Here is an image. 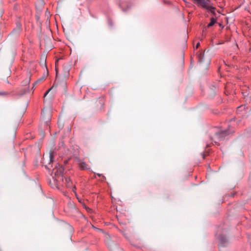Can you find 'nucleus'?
Here are the masks:
<instances>
[{
  "instance_id": "f257e3e1",
  "label": "nucleus",
  "mask_w": 251,
  "mask_h": 251,
  "mask_svg": "<svg viewBox=\"0 0 251 251\" xmlns=\"http://www.w3.org/2000/svg\"><path fill=\"white\" fill-rule=\"evenodd\" d=\"M198 6L207 10L211 13L214 14L215 8L210 5V0H192Z\"/></svg>"
},
{
  "instance_id": "f03ea898",
  "label": "nucleus",
  "mask_w": 251,
  "mask_h": 251,
  "mask_svg": "<svg viewBox=\"0 0 251 251\" xmlns=\"http://www.w3.org/2000/svg\"><path fill=\"white\" fill-rule=\"evenodd\" d=\"M64 168L62 166L58 165L53 170V173L54 176L53 178L54 180L57 182L64 181V178L63 177V172Z\"/></svg>"
},
{
  "instance_id": "7ed1b4c3",
  "label": "nucleus",
  "mask_w": 251,
  "mask_h": 251,
  "mask_svg": "<svg viewBox=\"0 0 251 251\" xmlns=\"http://www.w3.org/2000/svg\"><path fill=\"white\" fill-rule=\"evenodd\" d=\"M228 134H229L228 130L221 131L220 132H216L214 136L210 137V138L212 141L216 143L220 141L224 140L225 137Z\"/></svg>"
},
{
  "instance_id": "20e7f679",
  "label": "nucleus",
  "mask_w": 251,
  "mask_h": 251,
  "mask_svg": "<svg viewBox=\"0 0 251 251\" xmlns=\"http://www.w3.org/2000/svg\"><path fill=\"white\" fill-rule=\"evenodd\" d=\"M228 244V240L225 237L221 236L219 239V248L221 249L222 247H225Z\"/></svg>"
},
{
  "instance_id": "39448f33",
  "label": "nucleus",
  "mask_w": 251,
  "mask_h": 251,
  "mask_svg": "<svg viewBox=\"0 0 251 251\" xmlns=\"http://www.w3.org/2000/svg\"><path fill=\"white\" fill-rule=\"evenodd\" d=\"M42 118L48 122L50 120V112L49 110H44L42 113Z\"/></svg>"
},
{
  "instance_id": "423d86ee",
  "label": "nucleus",
  "mask_w": 251,
  "mask_h": 251,
  "mask_svg": "<svg viewBox=\"0 0 251 251\" xmlns=\"http://www.w3.org/2000/svg\"><path fill=\"white\" fill-rule=\"evenodd\" d=\"M21 31V25L20 24H18L17 27L15 28L11 32V35L15 34V35H18Z\"/></svg>"
},
{
  "instance_id": "0eeeda50",
  "label": "nucleus",
  "mask_w": 251,
  "mask_h": 251,
  "mask_svg": "<svg viewBox=\"0 0 251 251\" xmlns=\"http://www.w3.org/2000/svg\"><path fill=\"white\" fill-rule=\"evenodd\" d=\"M78 164L79 168L81 170H86L87 169L86 163L85 162L81 161V160H79L78 161Z\"/></svg>"
},
{
  "instance_id": "6e6552de",
  "label": "nucleus",
  "mask_w": 251,
  "mask_h": 251,
  "mask_svg": "<svg viewBox=\"0 0 251 251\" xmlns=\"http://www.w3.org/2000/svg\"><path fill=\"white\" fill-rule=\"evenodd\" d=\"M54 158V151L52 150H50L49 152V163L50 164L53 161Z\"/></svg>"
},
{
  "instance_id": "1a4fd4ad",
  "label": "nucleus",
  "mask_w": 251,
  "mask_h": 251,
  "mask_svg": "<svg viewBox=\"0 0 251 251\" xmlns=\"http://www.w3.org/2000/svg\"><path fill=\"white\" fill-rule=\"evenodd\" d=\"M65 180V183L66 184V186L67 187H71V179L69 177H65L64 178V181Z\"/></svg>"
},
{
  "instance_id": "9d476101",
  "label": "nucleus",
  "mask_w": 251,
  "mask_h": 251,
  "mask_svg": "<svg viewBox=\"0 0 251 251\" xmlns=\"http://www.w3.org/2000/svg\"><path fill=\"white\" fill-rule=\"evenodd\" d=\"M30 81V76H27L23 82V85H26L29 83Z\"/></svg>"
},
{
  "instance_id": "9b49d317",
  "label": "nucleus",
  "mask_w": 251,
  "mask_h": 251,
  "mask_svg": "<svg viewBox=\"0 0 251 251\" xmlns=\"http://www.w3.org/2000/svg\"><path fill=\"white\" fill-rule=\"evenodd\" d=\"M198 58H199V62L200 63H201L203 61V59L204 58V53L201 52L198 55Z\"/></svg>"
},
{
  "instance_id": "f8f14e48",
  "label": "nucleus",
  "mask_w": 251,
  "mask_h": 251,
  "mask_svg": "<svg viewBox=\"0 0 251 251\" xmlns=\"http://www.w3.org/2000/svg\"><path fill=\"white\" fill-rule=\"evenodd\" d=\"M45 78H46L45 76H43V77H41L40 78L38 79L36 81H35L33 85H35L37 84L41 83V82H42L43 81H44L45 79ZM33 88H34V87H33L32 89H33Z\"/></svg>"
},
{
  "instance_id": "ddd939ff",
  "label": "nucleus",
  "mask_w": 251,
  "mask_h": 251,
  "mask_svg": "<svg viewBox=\"0 0 251 251\" xmlns=\"http://www.w3.org/2000/svg\"><path fill=\"white\" fill-rule=\"evenodd\" d=\"M215 23H216V20L214 18H211L210 22L207 25V27H209L212 26V25H214V24Z\"/></svg>"
},
{
  "instance_id": "4468645a",
  "label": "nucleus",
  "mask_w": 251,
  "mask_h": 251,
  "mask_svg": "<svg viewBox=\"0 0 251 251\" xmlns=\"http://www.w3.org/2000/svg\"><path fill=\"white\" fill-rule=\"evenodd\" d=\"M64 122L61 120H59L58 121V126L60 129H62L64 127Z\"/></svg>"
},
{
  "instance_id": "2eb2a0df",
  "label": "nucleus",
  "mask_w": 251,
  "mask_h": 251,
  "mask_svg": "<svg viewBox=\"0 0 251 251\" xmlns=\"http://www.w3.org/2000/svg\"><path fill=\"white\" fill-rule=\"evenodd\" d=\"M8 94L9 93L6 92H4V91L0 92V95H1V96H6V95H8Z\"/></svg>"
},
{
  "instance_id": "dca6fc26",
  "label": "nucleus",
  "mask_w": 251,
  "mask_h": 251,
  "mask_svg": "<svg viewBox=\"0 0 251 251\" xmlns=\"http://www.w3.org/2000/svg\"><path fill=\"white\" fill-rule=\"evenodd\" d=\"M51 88H50L49 90H48L46 92V93L44 94V97H46V96L48 95V93H49V92L51 90Z\"/></svg>"
},
{
  "instance_id": "f3484780",
  "label": "nucleus",
  "mask_w": 251,
  "mask_h": 251,
  "mask_svg": "<svg viewBox=\"0 0 251 251\" xmlns=\"http://www.w3.org/2000/svg\"><path fill=\"white\" fill-rule=\"evenodd\" d=\"M200 43H198L196 46V49H198L199 48V47L200 46Z\"/></svg>"
},
{
  "instance_id": "a211bd4d",
  "label": "nucleus",
  "mask_w": 251,
  "mask_h": 251,
  "mask_svg": "<svg viewBox=\"0 0 251 251\" xmlns=\"http://www.w3.org/2000/svg\"><path fill=\"white\" fill-rule=\"evenodd\" d=\"M68 74H69V71H67L66 72V75H68Z\"/></svg>"
},
{
  "instance_id": "6ab92c4d",
  "label": "nucleus",
  "mask_w": 251,
  "mask_h": 251,
  "mask_svg": "<svg viewBox=\"0 0 251 251\" xmlns=\"http://www.w3.org/2000/svg\"><path fill=\"white\" fill-rule=\"evenodd\" d=\"M99 176H100L101 175L100 174L98 175Z\"/></svg>"
},
{
  "instance_id": "aec40b11",
  "label": "nucleus",
  "mask_w": 251,
  "mask_h": 251,
  "mask_svg": "<svg viewBox=\"0 0 251 251\" xmlns=\"http://www.w3.org/2000/svg\"><path fill=\"white\" fill-rule=\"evenodd\" d=\"M55 70H56V71L57 72V69H56V68L55 69ZM57 73L56 72V74H57Z\"/></svg>"
}]
</instances>
